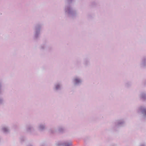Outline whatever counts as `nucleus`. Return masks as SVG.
<instances>
[{"label": "nucleus", "mask_w": 146, "mask_h": 146, "mask_svg": "<svg viewBox=\"0 0 146 146\" xmlns=\"http://www.w3.org/2000/svg\"><path fill=\"white\" fill-rule=\"evenodd\" d=\"M3 81L1 80H0V94H2L4 90L2 88Z\"/></svg>", "instance_id": "nucleus-16"}, {"label": "nucleus", "mask_w": 146, "mask_h": 146, "mask_svg": "<svg viewBox=\"0 0 146 146\" xmlns=\"http://www.w3.org/2000/svg\"><path fill=\"white\" fill-rule=\"evenodd\" d=\"M137 112L142 114L143 118H146V108L145 107L143 106L139 107L137 110Z\"/></svg>", "instance_id": "nucleus-7"}, {"label": "nucleus", "mask_w": 146, "mask_h": 146, "mask_svg": "<svg viewBox=\"0 0 146 146\" xmlns=\"http://www.w3.org/2000/svg\"><path fill=\"white\" fill-rule=\"evenodd\" d=\"M40 146H46V145L45 143H42L40 144Z\"/></svg>", "instance_id": "nucleus-24"}, {"label": "nucleus", "mask_w": 146, "mask_h": 146, "mask_svg": "<svg viewBox=\"0 0 146 146\" xmlns=\"http://www.w3.org/2000/svg\"><path fill=\"white\" fill-rule=\"evenodd\" d=\"M76 64L77 66L80 65L81 64V61L80 60H77L76 62Z\"/></svg>", "instance_id": "nucleus-23"}, {"label": "nucleus", "mask_w": 146, "mask_h": 146, "mask_svg": "<svg viewBox=\"0 0 146 146\" xmlns=\"http://www.w3.org/2000/svg\"><path fill=\"white\" fill-rule=\"evenodd\" d=\"M37 129L38 131L41 132L44 131L46 129V123H41L38 124Z\"/></svg>", "instance_id": "nucleus-8"}, {"label": "nucleus", "mask_w": 146, "mask_h": 146, "mask_svg": "<svg viewBox=\"0 0 146 146\" xmlns=\"http://www.w3.org/2000/svg\"><path fill=\"white\" fill-rule=\"evenodd\" d=\"M72 82L74 86H79L82 84L83 80L80 76H75L72 79Z\"/></svg>", "instance_id": "nucleus-4"}, {"label": "nucleus", "mask_w": 146, "mask_h": 146, "mask_svg": "<svg viewBox=\"0 0 146 146\" xmlns=\"http://www.w3.org/2000/svg\"><path fill=\"white\" fill-rule=\"evenodd\" d=\"M62 89L63 85L62 82L58 81L54 84L53 89L54 92H59L62 90Z\"/></svg>", "instance_id": "nucleus-5"}, {"label": "nucleus", "mask_w": 146, "mask_h": 146, "mask_svg": "<svg viewBox=\"0 0 146 146\" xmlns=\"http://www.w3.org/2000/svg\"><path fill=\"white\" fill-rule=\"evenodd\" d=\"M140 146H146V145L144 143H142L140 144Z\"/></svg>", "instance_id": "nucleus-25"}, {"label": "nucleus", "mask_w": 146, "mask_h": 146, "mask_svg": "<svg viewBox=\"0 0 146 146\" xmlns=\"http://www.w3.org/2000/svg\"><path fill=\"white\" fill-rule=\"evenodd\" d=\"M140 66L141 68H146V56H144L142 57Z\"/></svg>", "instance_id": "nucleus-9"}, {"label": "nucleus", "mask_w": 146, "mask_h": 146, "mask_svg": "<svg viewBox=\"0 0 146 146\" xmlns=\"http://www.w3.org/2000/svg\"><path fill=\"white\" fill-rule=\"evenodd\" d=\"M53 47L51 45H47V48L46 49L48 52H51L53 50Z\"/></svg>", "instance_id": "nucleus-21"}, {"label": "nucleus", "mask_w": 146, "mask_h": 146, "mask_svg": "<svg viewBox=\"0 0 146 146\" xmlns=\"http://www.w3.org/2000/svg\"><path fill=\"white\" fill-rule=\"evenodd\" d=\"M57 131V130L54 127L50 128L49 129V132L52 134L55 133Z\"/></svg>", "instance_id": "nucleus-15"}, {"label": "nucleus", "mask_w": 146, "mask_h": 146, "mask_svg": "<svg viewBox=\"0 0 146 146\" xmlns=\"http://www.w3.org/2000/svg\"><path fill=\"white\" fill-rule=\"evenodd\" d=\"M57 131L59 133L62 134L66 132L65 128L63 126H59L57 127Z\"/></svg>", "instance_id": "nucleus-12"}, {"label": "nucleus", "mask_w": 146, "mask_h": 146, "mask_svg": "<svg viewBox=\"0 0 146 146\" xmlns=\"http://www.w3.org/2000/svg\"><path fill=\"white\" fill-rule=\"evenodd\" d=\"M26 130L27 133L31 134H33L35 131L33 125L30 123L26 125Z\"/></svg>", "instance_id": "nucleus-6"}, {"label": "nucleus", "mask_w": 146, "mask_h": 146, "mask_svg": "<svg viewBox=\"0 0 146 146\" xmlns=\"http://www.w3.org/2000/svg\"><path fill=\"white\" fill-rule=\"evenodd\" d=\"M65 1L67 4L65 5L64 9L65 15L71 19H76L78 15V11L76 9L70 5L74 0H65Z\"/></svg>", "instance_id": "nucleus-1"}, {"label": "nucleus", "mask_w": 146, "mask_h": 146, "mask_svg": "<svg viewBox=\"0 0 146 146\" xmlns=\"http://www.w3.org/2000/svg\"><path fill=\"white\" fill-rule=\"evenodd\" d=\"M57 146H70L72 145L71 142H59L56 144Z\"/></svg>", "instance_id": "nucleus-10"}, {"label": "nucleus", "mask_w": 146, "mask_h": 146, "mask_svg": "<svg viewBox=\"0 0 146 146\" xmlns=\"http://www.w3.org/2000/svg\"><path fill=\"white\" fill-rule=\"evenodd\" d=\"M5 104V100L3 98L0 96V106L3 105Z\"/></svg>", "instance_id": "nucleus-20"}, {"label": "nucleus", "mask_w": 146, "mask_h": 146, "mask_svg": "<svg viewBox=\"0 0 146 146\" xmlns=\"http://www.w3.org/2000/svg\"><path fill=\"white\" fill-rule=\"evenodd\" d=\"M94 15L92 14H89L87 15V18L89 19H91L93 18Z\"/></svg>", "instance_id": "nucleus-22"}, {"label": "nucleus", "mask_w": 146, "mask_h": 146, "mask_svg": "<svg viewBox=\"0 0 146 146\" xmlns=\"http://www.w3.org/2000/svg\"><path fill=\"white\" fill-rule=\"evenodd\" d=\"M1 130L3 133L5 134L9 133L10 131L9 127L6 125H3L1 126Z\"/></svg>", "instance_id": "nucleus-11"}, {"label": "nucleus", "mask_w": 146, "mask_h": 146, "mask_svg": "<svg viewBox=\"0 0 146 146\" xmlns=\"http://www.w3.org/2000/svg\"><path fill=\"white\" fill-rule=\"evenodd\" d=\"M132 85L131 82L130 81L127 82L125 84V88H128L131 87Z\"/></svg>", "instance_id": "nucleus-18"}, {"label": "nucleus", "mask_w": 146, "mask_h": 146, "mask_svg": "<svg viewBox=\"0 0 146 146\" xmlns=\"http://www.w3.org/2000/svg\"><path fill=\"white\" fill-rule=\"evenodd\" d=\"M43 25V24L42 23H38L34 26L33 29V38L34 40L36 41L39 39Z\"/></svg>", "instance_id": "nucleus-2"}, {"label": "nucleus", "mask_w": 146, "mask_h": 146, "mask_svg": "<svg viewBox=\"0 0 146 146\" xmlns=\"http://www.w3.org/2000/svg\"><path fill=\"white\" fill-rule=\"evenodd\" d=\"M83 64L85 67H87L90 65V60L88 58H85L84 59Z\"/></svg>", "instance_id": "nucleus-13"}, {"label": "nucleus", "mask_w": 146, "mask_h": 146, "mask_svg": "<svg viewBox=\"0 0 146 146\" xmlns=\"http://www.w3.org/2000/svg\"><path fill=\"white\" fill-rule=\"evenodd\" d=\"M141 98L143 100H146V93L145 92H142L140 94Z\"/></svg>", "instance_id": "nucleus-17"}, {"label": "nucleus", "mask_w": 146, "mask_h": 146, "mask_svg": "<svg viewBox=\"0 0 146 146\" xmlns=\"http://www.w3.org/2000/svg\"><path fill=\"white\" fill-rule=\"evenodd\" d=\"M19 139L20 142L23 143L26 140V138L25 137L21 136L20 137Z\"/></svg>", "instance_id": "nucleus-19"}, {"label": "nucleus", "mask_w": 146, "mask_h": 146, "mask_svg": "<svg viewBox=\"0 0 146 146\" xmlns=\"http://www.w3.org/2000/svg\"><path fill=\"white\" fill-rule=\"evenodd\" d=\"M125 125V121L124 119L121 118L118 119L114 123L112 128L113 130L117 131L119 128L123 127Z\"/></svg>", "instance_id": "nucleus-3"}, {"label": "nucleus", "mask_w": 146, "mask_h": 146, "mask_svg": "<svg viewBox=\"0 0 146 146\" xmlns=\"http://www.w3.org/2000/svg\"><path fill=\"white\" fill-rule=\"evenodd\" d=\"M47 45L46 42L42 44L39 47V49L42 51L46 50L47 48Z\"/></svg>", "instance_id": "nucleus-14"}, {"label": "nucleus", "mask_w": 146, "mask_h": 146, "mask_svg": "<svg viewBox=\"0 0 146 146\" xmlns=\"http://www.w3.org/2000/svg\"><path fill=\"white\" fill-rule=\"evenodd\" d=\"M27 146H34L33 145L31 144H29Z\"/></svg>", "instance_id": "nucleus-26"}]
</instances>
